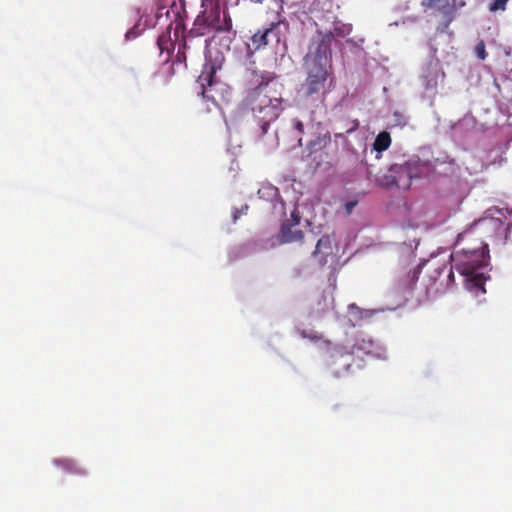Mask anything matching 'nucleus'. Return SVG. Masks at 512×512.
I'll list each match as a JSON object with an SVG mask.
<instances>
[{
  "label": "nucleus",
  "instance_id": "nucleus-23",
  "mask_svg": "<svg viewBox=\"0 0 512 512\" xmlns=\"http://www.w3.org/2000/svg\"><path fill=\"white\" fill-rule=\"evenodd\" d=\"M248 208H249V207H248V205H247V204H245V205H243V206L241 207V209H239V210H238V209H236V210L234 211V213H233V221H234V222H236V221L240 218V216H241V215L246 214V213H247Z\"/></svg>",
  "mask_w": 512,
  "mask_h": 512
},
{
  "label": "nucleus",
  "instance_id": "nucleus-10",
  "mask_svg": "<svg viewBox=\"0 0 512 512\" xmlns=\"http://www.w3.org/2000/svg\"><path fill=\"white\" fill-rule=\"evenodd\" d=\"M209 42L210 40L208 38L198 37L190 32L183 35L182 41L178 45L176 62L184 63L186 65L187 54L197 55L204 52L208 47Z\"/></svg>",
  "mask_w": 512,
  "mask_h": 512
},
{
  "label": "nucleus",
  "instance_id": "nucleus-3",
  "mask_svg": "<svg viewBox=\"0 0 512 512\" xmlns=\"http://www.w3.org/2000/svg\"><path fill=\"white\" fill-rule=\"evenodd\" d=\"M306 78L300 86L299 95L305 102L324 104L334 84L333 68L304 67Z\"/></svg>",
  "mask_w": 512,
  "mask_h": 512
},
{
  "label": "nucleus",
  "instance_id": "nucleus-7",
  "mask_svg": "<svg viewBox=\"0 0 512 512\" xmlns=\"http://www.w3.org/2000/svg\"><path fill=\"white\" fill-rule=\"evenodd\" d=\"M251 74L257 78L255 81L257 82L256 87L248 93L246 98L251 109L282 102L281 93L277 89L278 84L273 83L271 76L257 75L255 72Z\"/></svg>",
  "mask_w": 512,
  "mask_h": 512
},
{
  "label": "nucleus",
  "instance_id": "nucleus-22",
  "mask_svg": "<svg viewBox=\"0 0 512 512\" xmlns=\"http://www.w3.org/2000/svg\"><path fill=\"white\" fill-rule=\"evenodd\" d=\"M420 272H421V268H420V266H418L411 272V274H409V277H410V283L408 285L409 289L414 288L415 283L418 281Z\"/></svg>",
  "mask_w": 512,
  "mask_h": 512
},
{
  "label": "nucleus",
  "instance_id": "nucleus-13",
  "mask_svg": "<svg viewBox=\"0 0 512 512\" xmlns=\"http://www.w3.org/2000/svg\"><path fill=\"white\" fill-rule=\"evenodd\" d=\"M251 110L262 132L267 133L270 123L274 122L279 117L283 108L282 102H279L269 106H259Z\"/></svg>",
  "mask_w": 512,
  "mask_h": 512
},
{
  "label": "nucleus",
  "instance_id": "nucleus-4",
  "mask_svg": "<svg viewBox=\"0 0 512 512\" xmlns=\"http://www.w3.org/2000/svg\"><path fill=\"white\" fill-rule=\"evenodd\" d=\"M428 171V164L422 162L418 156H413L403 163H395L390 166L379 182L381 186L390 188L396 186L408 189L413 178H419Z\"/></svg>",
  "mask_w": 512,
  "mask_h": 512
},
{
  "label": "nucleus",
  "instance_id": "nucleus-2",
  "mask_svg": "<svg viewBox=\"0 0 512 512\" xmlns=\"http://www.w3.org/2000/svg\"><path fill=\"white\" fill-rule=\"evenodd\" d=\"M456 245L460 247L451 254V261L455 269L464 276L465 285L469 290L485 292V276L481 271L488 265L489 250L483 249L468 240H460L457 237Z\"/></svg>",
  "mask_w": 512,
  "mask_h": 512
},
{
  "label": "nucleus",
  "instance_id": "nucleus-1",
  "mask_svg": "<svg viewBox=\"0 0 512 512\" xmlns=\"http://www.w3.org/2000/svg\"><path fill=\"white\" fill-rule=\"evenodd\" d=\"M365 357L372 359H385L386 349L378 342L374 341L370 336L365 334H357L351 342L346 346L337 348L330 357V366L334 368L335 375L354 373V366L357 369L362 368V364L355 358L363 361Z\"/></svg>",
  "mask_w": 512,
  "mask_h": 512
},
{
  "label": "nucleus",
  "instance_id": "nucleus-11",
  "mask_svg": "<svg viewBox=\"0 0 512 512\" xmlns=\"http://www.w3.org/2000/svg\"><path fill=\"white\" fill-rule=\"evenodd\" d=\"M280 25L281 22H273L268 27L259 29L256 33H254V35L250 38V41L247 43L248 51L254 53L265 48L267 45L273 42L279 43Z\"/></svg>",
  "mask_w": 512,
  "mask_h": 512
},
{
  "label": "nucleus",
  "instance_id": "nucleus-24",
  "mask_svg": "<svg viewBox=\"0 0 512 512\" xmlns=\"http://www.w3.org/2000/svg\"><path fill=\"white\" fill-rule=\"evenodd\" d=\"M293 126L295 128V130L298 132V135L302 136L305 134L304 132V124L302 121L298 120V119H294L293 120Z\"/></svg>",
  "mask_w": 512,
  "mask_h": 512
},
{
  "label": "nucleus",
  "instance_id": "nucleus-21",
  "mask_svg": "<svg viewBox=\"0 0 512 512\" xmlns=\"http://www.w3.org/2000/svg\"><path fill=\"white\" fill-rule=\"evenodd\" d=\"M475 53L477 57L481 60H484L487 56L486 49H485V43L483 40H480L477 45L475 46Z\"/></svg>",
  "mask_w": 512,
  "mask_h": 512
},
{
  "label": "nucleus",
  "instance_id": "nucleus-8",
  "mask_svg": "<svg viewBox=\"0 0 512 512\" xmlns=\"http://www.w3.org/2000/svg\"><path fill=\"white\" fill-rule=\"evenodd\" d=\"M232 28V21L224 14L223 19L220 18V10L218 7L210 11H204L203 15L197 16L194 21L193 27L189 30L195 36L205 38L211 30L217 32L230 31Z\"/></svg>",
  "mask_w": 512,
  "mask_h": 512
},
{
  "label": "nucleus",
  "instance_id": "nucleus-12",
  "mask_svg": "<svg viewBox=\"0 0 512 512\" xmlns=\"http://www.w3.org/2000/svg\"><path fill=\"white\" fill-rule=\"evenodd\" d=\"M184 24L182 19L176 18L174 22H171L165 32L160 34L157 39V46L159 48L160 54L167 52V58L165 61H168L171 55L172 50H174V41L178 40L180 33L183 32Z\"/></svg>",
  "mask_w": 512,
  "mask_h": 512
},
{
  "label": "nucleus",
  "instance_id": "nucleus-30",
  "mask_svg": "<svg viewBox=\"0 0 512 512\" xmlns=\"http://www.w3.org/2000/svg\"><path fill=\"white\" fill-rule=\"evenodd\" d=\"M357 127H358V123H356L353 128L349 129L348 132H352V131L356 130Z\"/></svg>",
  "mask_w": 512,
  "mask_h": 512
},
{
  "label": "nucleus",
  "instance_id": "nucleus-5",
  "mask_svg": "<svg viewBox=\"0 0 512 512\" xmlns=\"http://www.w3.org/2000/svg\"><path fill=\"white\" fill-rule=\"evenodd\" d=\"M506 229L499 218H484L460 233L459 239L471 241L479 247L489 250L487 240L501 237Z\"/></svg>",
  "mask_w": 512,
  "mask_h": 512
},
{
  "label": "nucleus",
  "instance_id": "nucleus-32",
  "mask_svg": "<svg viewBox=\"0 0 512 512\" xmlns=\"http://www.w3.org/2000/svg\"><path fill=\"white\" fill-rule=\"evenodd\" d=\"M299 144L302 145V138H299Z\"/></svg>",
  "mask_w": 512,
  "mask_h": 512
},
{
  "label": "nucleus",
  "instance_id": "nucleus-29",
  "mask_svg": "<svg viewBox=\"0 0 512 512\" xmlns=\"http://www.w3.org/2000/svg\"><path fill=\"white\" fill-rule=\"evenodd\" d=\"M302 336L305 337V338H310L312 340H317L318 337L316 335H310V334H307L305 331H302Z\"/></svg>",
  "mask_w": 512,
  "mask_h": 512
},
{
  "label": "nucleus",
  "instance_id": "nucleus-27",
  "mask_svg": "<svg viewBox=\"0 0 512 512\" xmlns=\"http://www.w3.org/2000/svg\"><path fill=\"white\" fill-rule=\"evenodd\" d=\"M438 4H449V0H426V5L429 7L438 5Z\"/></svg>",
  "mask_w": 512,
  "mask_h": 512
},
{
  "label": "nucleus",
  "instance_id": "nucleus-19",
  "mask_svg": "<svg viewBox=\"0 0 512 512\" xmlns=\"http://www.w3.org/2000/svg\"><path fill=\"white\" fill-rule=\"evenodd\" d=\"M428 73L423 76L424 87L426 90L434 89L437 87V71H432L430 68L427 69Z\"/></svg>",
  "mask_w": 512,
  "mask_h": 512
},
{
  "label": "nucleus",
  "instance_id": "nucleus-20",
  "mask_svg": "<svg viewBox=\"0 0 512 512\" xmlns=\"http://www.w3.org/2000/svg\"><path fill=\"white\" fill-rule=\"evenodd\" d=\"M509 0H494L489 5V11L496 12V11H504L506 9V5Z\"/></svg>",
  "mask_w": 512,
  "mask_h": 512
},
{
  "label": "nucleus",
  "instance_id": "nucleus-6",
  "mask_svg": "<svg viewBox=\"0 0 512 512\" xmlns=\"http://www.w3.org/2000/svg\"><path fill=\"white\" fill-rule=\"evenodd\" d=\"M333 40L334 35L331 31L317 30L304 57V67L332 68L331 45Z\"/></svg>",
  "mask_w": 512,
  "mask_h": 512
},
{
  "label": "nucleus",
  "instance_id": "nucleus-15",
  "mask_svg": "<svg viewBox=\"0 0 512 512\" xmlns=\"http://www.w3.org/2000/svg\"><path fill=\"white\" fill-rule=\"evenodd\" d=\"M293 226L288 221L282 224L279 233L281 243L301 242L303 240V232L299 229H292Z\"/></svg>",
  "mask_w": 512,
  "mask_h": 512
},
{
  "label": "nucleus",
  "instance_id": "nucleus-17",
  "mask_svg": "<svg viewBox=\"0 0 512 512\" xmlns=\"http://www.w3.org/2000/svg\"><path fill=\"white\" fill-rule=\"evenodd\" d=\"M391 142V136L387 131H382L376 136L373 142V149L377 152V159L381 158V153L390 147Z\"/></svg>",
  "mask_w": 512,
  "mask_h": 512
},
{
  "label": "nucleus",
  "instance_id": "nucleus-26",
  "mask_svg": "<svg viewBox=\"0 0 512 512\" xmlns=\"http://www.w3.org/2000/svg\"><path fill=\"white\" fill-rule=\"evenodd\" d=\"M324 306L322 307V311L329 310L333 308V298L330 297L329 299L327 297H323Z\"/></svg>",
  "mask_w": 512,
  "mask_h": 512
},
{
  "label": "nucleus",
  "instance_id": "nucleus-9",
  "mask_svg": "<svg viewBox=\"0 0 512 512\" xmlns=\"http://www.w3.org/2000/svg\"><path fill=\"white\" fill-rule=\"evenodd\" d=\"M215 72V68L211 66L209 71L202 72L198 82L203 98L211 101L215 106H220L221 102L226 101L229 89L224 83L215 79Z\"/></svg>",
  "mask_w": 512,
  "mask_h": 512
},
{
  "label": "nucleus",
  "instance_id": "nucleus-28",
  "mask_svg": "<svg viewBox=\"0 0 512 512\" xmlns=\"http://www.w3.org/2000/svg\"><path fill=\"white\" fill-rule=\"evenodd\" d=\"M73 466H74V462L72 460L66 459V464H65L66 471H72Z\"/></svg>",
  "mask_w": 512,
  "mask_h": 512
},
{
  "label": "nucleus",
  "instance_id": "nucleus-31",
  "mask_svg": "<svg viewBox=\"0 0 512 512\" xmlns=\"http://www.w3.org/2000/svg\"><path fill=\"white\" fill-rule=\"evenodd\" d=\"M335 137H343V134L342 133H336Z\"/></svg>",
  "mask_w": 512,
  "mask_h": 512
},
{
  "label": "nucleus",
  "instance_id": "nucleus-14",
  "mask_svg": "<svg viewBox=\"0 0 512 512\" xmlns=\"http://www.w3.org/2000/svg\"><path fill=\"white\" fill-rule=\"evenodd\" d=\"M431 267L433 270L429 275L430 279L434 284L440 281L439 287H437L436 290H439L441 286L448 287L454 282V274L452 271L453 266L451 264H431Z\"/></svg>",
  "mask_w": 512,
  "mask_h": 512
},
{
  "label": "nucleus",
  "instance_id": "nucleus-25",
  "mask_svg": "<svg viewBox=\"0 0 512 512\" xmlns=\"http://www.w3.org/2000/svg\"><path fill=\"white\" fill-rule=\"evenodd\" d=\"M291 220H292V223H291L292 225L297 226L300 223L301 216L296 208L291 212Z\"/></svg>",
  "mask_w": 512,
  "mask_h": 512
},
{
  "label": "nucleus",
  "instance_id": "nucleus-16",
  "mask_svg": "<svg viewBox=\"0 0 512 512\" xmlns=\"http://www.w3.org/2000/svg\"><path fill=\"white\" fill-rule=\"evenodd\" d=\"M331 137L329 132L318 133L314 139L307 142V149L310 154L316 153L327 146L330 142Z\"/></svg>",
  "mask_w": 512,
  "mask_h": 512
},
{
  "label": "nucleus",
  "instance_id": "nucleus-18",
  "mask_svg": "<svg viewBox=\"0 0 512 512\" xmlns=\"http://www.w3.org/2000/svg\"><path fill=\"white\" fill-rule=\"evenodd\" d=\"M332 253L331 239L328 235H324L317 240L313 255H328Z\"/></svg>",
  "mask_w": 512,
  "mask_h": 512
}]
</instances>
